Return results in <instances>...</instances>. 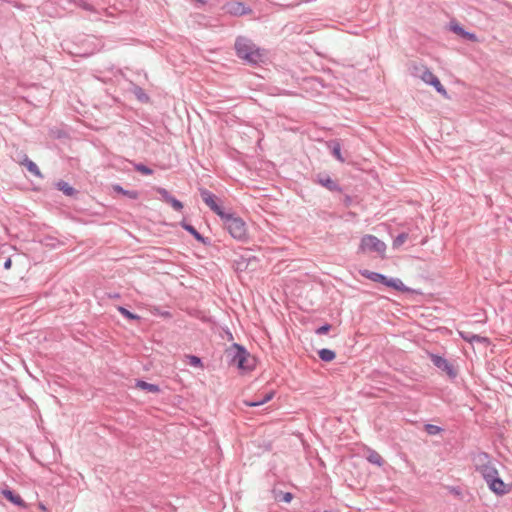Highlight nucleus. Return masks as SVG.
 I'll return each instance as SVG.
<instances>
[{"mask_svg": "<svg viewBox=\"0 0 512 512\" xmlns=\"http://www.w3.org/2000/svg\"><path fill=\"white\" fill-rule=\"evenodd\" d=\"M157 192L161 195L162 199L165 201V202H168L169 199L172 198V196L168 193L167 190H165L164 188H157Z\"/></svg>", "mask_w": 512, "mask_h": 512, "instance_id": "obj_25", "label": "nucleus"}, {"mask_svg": "<svg viewBox=\"0 0 512 512\" xmlns=\"http://www.w3.org/2000/svg\"><path fill=\"white\" fill-rule=\"evenodd\" d=\"M330 328H331V326L329 324H325V325L319 327L316 330V333L317 334H326L330 330Z\"/></svg>", "mask_w": 512, "mask_h": 512, "instance_id": "obj_28", "label": "nucleus"}, {"mask_svg": "<svg viewBox=\"0 0 512 512\" xmlns=\"http://www.w3.org/2000/svg\"><path fill=\"white\" fill-rule=\"evenodd\" d=\"M475 468L484 478L489 489L496 495L502 496L512 490V484L505 483L498 470L486 453H480L474 458Z\"/></svg>", "mask_w": 512, "mask_h": 512, "instance_id": "obj_1", "label": "nucleus"}, {"mask_svg": "<svg viewBox=\"0 0 512 512\" xmlns=\"http://www.w3.org/2000/svg\"><path fill=\"white\" fill-rule=\"evenodd\" d=\"M455 31L458 32V33H462V30L459 28H455Z\"/></svg>", "mask_w": 512, "mask_h": 512, "instance_id": "obj_34", "label": "nucleus"}, {"mask_svg": "<svg viewBox=\"0 0 512 512\" xmlns=\"http://www.w3.org/2000/svg\"><path fill=\"white\" fill-rule=\"evenodd\" d=\"M184 228L189 231L197 240L203 241V237L191 225H184Z\"/></svg>", "mask_w": 512, "mask_h": 512, "instance_id": "obj_23", "label": "nucleus"}, {"mask_svg": "<svg viewBox=\"0 0 512 512\" xmlns=\"http://www.w3.org/2000/svg\"><path fill=\"white\" fill-rule=\"evenodd\" d=\"M358 252L362 254L375 253L385 258L386 244L374 235H364L361 238Z\"/></svg>", "mask_w": 512, "mask_h": 512, "instance_id": "obj_6", "label": "nucleus"}, {"mask_svg": "<svg viewBox=\"0 0 512 512\" xmlns=\"http://www.w3.org/2000/svg\"><path fill=\"white\" fill-rule=\"evenodd\" d=\"M118 310H119V312H120L123 316L127 317L128 319H138V318H139V316H137V315H135V314L131 313L130 311H128V310H127V309H125L124 307H118Z\"/></svg>", "mask_w": 512, "mask_h": 512, "instance_id": "obj_22", "label": "nucleus"}, {"mask_svg": "<svg viewBox=\"0 0 512 512\" xmlns=\"http://www.w3.org/2000/svg\"><path fill=\"white\" fill-rule=\"evenodd\" d=\"M319 357L325 362H330L335 359L336 354L334 351L329 349H322L319 351Z\"/></svg>", "mask_w": 512, "mask_h": 512, "instance_id": "obj_15", "label": "nucleus"}, {"mask_svg": "<svg viewBox=\"0 0 512 512\" xmlns=\"http://www.w3.org/2000/svg\"><path fill=\"white\" fill-rule=\"evenodd\" d=\"M368 461L378 466L382 465L383 459L377 452H371L368 456Z\"/></svg>", "mask_w": 512, "mask_h": 512, "instance_id": "obj_19", "label": "nucleus"}, {"mask_svg": "<svg viewBox=\"0 0 512 512\" xmlns=\"http://www.w3.org/2000/svg\"><path fill=\"white\" fill-rule=\"evenodd\" d=\"M360 274L363 277H365L373 282L383 283L384 285H386L388 287H392L395 290H398V291L406 290L405 285L403 284V282L400 279H397V278L388 279L387 277H385L384 275H382L380 273L372 272L367 269L360 270Z\"/></svg>", "mask_w": 512, "mask_h": 512, "instance_id": "obj_7", "label": "nucleus"}, {"mask_svg": "<svg viewBox=\"0 0 512 512\" xmlns=\"http://www.w3.org/2000/svg\"><path fill=\"white\" fill-rule=\"evenodd\" d=\"M224 8L228 14L233 16H242L251 12L243 3L236 1L227 3Z\"/></svg>", "mask_w": 512, "mask_h": 512, "instance_id": "obj_10", "label": "nucleus"}, {"mask_svg": "<svg viewBox=\"0 0 512 512\" xmlns=\"http://www.w3.org/2000/svg\"><path fill=\"white\" fill-rule=\"evenodd\" d=\"M425 430L430 435H436V434H439L441 432V428L440 427H438L436 425H432V424H427L425 426Z\"/></svg>", "mask_w": 512, "mask_h": 512, "instance_id": "obj_20", "label": "nucleus"}, {"mask_svg": "<svg viewBox=\"0 0 512 512\" xmlns=\"http://www.w3.org/2000/svg\"><path fill=\"white\" fill-rule=\"evenodd\" d=\"M113 189L114 191L118 192V193H121L131 199H137L138 198V192L137 191H127V190H124L121 186L119 185H114L113 186Z\"/></svg>", "mask_w": 512, "mask_h": 512, "instance_id": "obj_16", "label": "nucleus"}, {"mask_svg": "<svg viewBox=\"0 0 512 512\" xmlns=\"http://www.w3.org/2000/svg\"><path fill=\"white\" fill-rule=\"evenodd\" d=\"M273 396H274V392L272 391V392L267 393V394L264 396V398H263V399H261V400L253 401V402L245 401L244 403H245V405H247V406H250V407H256V406H260V405H262V404H264V403H266V402L270 401V400L273 398Z\"/></svg>", "mask_w": 512, "mask_h": 512, "instance_id": "obj_14", "label": "nucleus"}, {"mask_svg": "<svg viewBox=\"0 0 512 512\" xmlns=\"http://www.w3.org/2000/svg\"><path fill=\"white\" fill-rule=\"evenodd\" d=\"M136 169H137L139 172H141V173H143V174H145V175H150V174H152V170H151L150 168H148V167L144 166V165H137V166H136Z\"/></svg>", "mask_w": 512, "mask_h": 512, "instance_id": "obj_27", "label": "nucleus"}, {"mask_svg": "<svg viewBox=\"0 0 512 512\" xmlns=\"http://www.w3.org/2000/svg\"><path fill=\"white\" fill-rule=\"evenodd\" d=\"M167 203H169L175 210H178V211H180L183 208V204L180 201H178L177 199H175L174 197L169 199V201Z\"/></svg>", "mask_w": 512, "mask_h": 512, "instance_id": "obj_24", "label": "nucleus"}, {"mask_svg": "<svg viewBox=\"0 0 512 512\" xmlns=\"http://www.w3.org/2000/svg\"><path fill=\"white\" fill-rule=\"evenodd\" d=\"M325 186L332 188L334 185V182L331 179H327L326 183H324Z\"/></svg>", "mask_w": 512, "mask_h": 512, "instance_id": "obj_32", "label": "nucleus"}, {"mask_svg": "<svg viewBox=\"0 0 512 512\" xmlns=\"http://www.w3.org/2000/svg\"><path fill=\"white\" fill-rule=\"evenodd\" d=\"M236 54L250 64H259L267 60L265 50L257 47L251 40L239 37L235 42Z\"/></svg>", "mask_w": 512, "mask_h": 512, "instance_id": "obj_2", "label": "nucleus"}, {"mask_svg": "<svg viewBox=\"0 0 512 512\" xmlns=\"http://www.w3.org/2000/svg\"><path fill=\"white\" fill-rule=\"evenodd\" d=\"M463 339L468 341V342H474V341H486L485 338H482L480 336H477V335H471V336H465L463 334H461Z\"/></svg>", "mask_w": 512, "mask_h": 512, "instance_id": "obj_26", "label": "nucleus"}, {"mask_svg": "<svg viewBox=\"0 0 512 512\" xmlns=\"http://www.w3.org/2000/svg\"><path fill=\"white\" fill-rule=\"evenodd\" d=\"M57 186L59 190L63 191L68 196L74 194V189L66 182L61 181L57 184Z\"/></svg>", "mask_w": 512, "mask_h": 512, "instance_id": "obj_17", "label": "nucleus"}, {"mask_svg": "<svg viewBox=\"0 0 512 512\" xmlns=\"http://www.w3.org/2000/svg\"><path fill=\"white\" fill-rule=\"evenodd\" d=\"M2 493L10 502L20 507H25V502L23 499L19 495L14 494L11 490H3Z\"/></svg>", "mask_w": 512, "mask_h": 512, "instance_id": "obj_12", "label": "nucleus"}, {"mask_svg": "<svg viewBox=\"0 0 512 512\" xmlns=\"http://www.w3.org/2000/svg\"><path fill=\"white\" fill-rule=\"evenodd\" d=\"M12 267V259L9 257L4 262V268L9 270Z\"/></svg>", "mask_w": 512, "mask_h": 512, "instance_id": "obj_29", "label": "nucleus"}, {"mask_svg": "<svg viewBox=\"0 0 512 512\" xmlns=\"http://www.w3.org/2000/svg\"><path fill=\"white\" fill-rule=\"evenodd\" d=\"M407 239H408V234H406V233H402V234L398 235L393 241V247L399 248L401 245H403L406 242Z\"/></svg>", "mask_w": 512, "mask_h": 512, "instance_id": "obj_18", "label": "nucleus"}, {"mask_svg": "<svg viewBox=\"0 0 512 512\" xmlns=\"http://www.w3.org/2000/svg\"><path fill=\"white\" fill-rule=\"evenodd\" d=\"M467 36H468L470 39H474V38H475V37H474V35H472V34H467Z\"/></svg>", "mask_w": 512, "mask_h": 512, "instance_id": "obj_33", "label": "nucleus"}, {"mask_svg": "<svg viewBox=\"0 0 512 512\" xmlns=\"http://www.w3.org/2000/svg\"><path fill=\"white\" fill-rule=\"evenodd\" d=\"M292 499V494L291 493H285L284 496H283V500L285 502H290Z\"/></svg>", "mask_w": 512, "mask_h": 512, "instance_id": "obj_31", "label": "nucleus"}, {"mask_svg": "<svg viewBox=\"0 0 512 512\" xmlns=\"http://www.w3.org/2000/svg\"><path fill=\"white\" fill-rule=\"evenodd\" d=\"M18 162L20 165L25 166L27 170L34 176L42 177L38 166L33 161H31L26 154L22 153Z\"/></svg>", "mask_w": 512, "mask_h": 512, "instance_id": "obj_11", "label": "nucleus"}, {"mask_svg": "<svg viewBox=\"0 0 512 512\" xmlns=\"http://www.w3.org/2000/svg\"><path fill=\"white\" fill-rule=\"evenodd\" d=\"M191 364L193 365H199L200 364V359L196 356H192L191 357Z\"/></svg>", "mask_w": 512, "mask_h": 512, "instance_id": "obj_30", "label": "nucleus"}, {"mask_svg": "<svg viewBox=\"0 0 512 512\" xmlns=\"http://www.w3.org/2000/svg\"><path fill=\"white\" fill-rule=\"evenodd\" d=\"M333 155L340 161V162H344V158L342 157V154H341V147H340V144L339 143H335L334 146H333Z\"/></svg>", "mask_w": 512, "mask_h": 512, "instance_id": "obj_21", "label": "nucleus"}, {"mask_svg": "<svg viewBox=\"0 0 512 512\" xmlns=\"http://www.w3.org/2000/svg\"><path fill=\"white\" fill-rule=\"evenodd\" d=\"M221 219L224 222L225 228L234 239L245 240L247 238V226L242 218L225 213Z\"/></svg>", "mask_w": 512, "mask_h": 512, "instance_id": "obj_5", "label": "nucleus"}, {"mask_svg": "<svg viewBox=\"0 0 512 512\" xmlns=\"http://www.w3.org/2000/svg\"><path fill=\"white\" fill-rule=\"evenodd\" d=\"M226 354L231 359V364L236 366L242 374L249 373L256 367L255 357L238 344L231 345L226 350Z\"/></svg>", "mask_w": 512, "mask_h": 512, "instance_id": "obj_3", "label": "nucleus"}, {"mask_svg": "<svg viewBox=\"0 0 512 512\" xmlns=\"http://www.w3.org/2000/svg\"><path fill=\"white\" fill-rule=\"evenodd\" d=\"M136 387L139 388V389H142V390H146V391L151 392V393H158L159 392V387L157 385L150 384V383L145 382V381H138L137 384H136Z\"/></svg>", "mask_w": 512, "mask_h": 512, "instance_id": "obj_13", "label": "nucleus"}, {"mask_svg": "<svg viewBox=\"0 0 512 512\" xmlns=\"http://www.w3.org/2000/svg\"><path fill=\"white\" fill-rule=\"evenodd\" d=\"M432 363L444 372L448 377L455 378L457 376V371L454 366L445 358L438 356L436 354L429 355Z\"/></svg>", "mask_w": 512, "mask_h": 512, "instance_id": "obj_8", "label": "nucleus"}, {"mask_svg": "<svg viewBox=\"0 0 512 512\" xmlns=\"http://www.w3.org/2000/svg\"><path fill=\"white\" fill-rule=\"evenodd\" d=\"M201 197L205 204L219 217H224L225 213L221 206H219L216 202V197L208 190H201Z\"/></svg>", "mask_w": 512, "mask_h": 512, "instance_id": "obj_9", "label": "nucleus"}, {"mask_svg": "<svg viewBox=\"0 0 512 512\" xmlns=\"http://www.w3.org/2000/svg\"><path fill=\"white\" fill-rule=\"evenodd\" d=\"M411 70L413 76L421 79L425 84L433 86L444 98H449L446 89L438 77L425 64L413 63Z\"/></svg>", "mask_w": 512, "mask_h": 512, "instance_id": "obj_4", "label": "nucleus"}]
</instances>
